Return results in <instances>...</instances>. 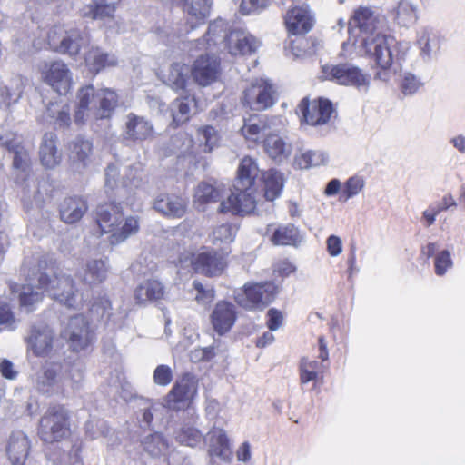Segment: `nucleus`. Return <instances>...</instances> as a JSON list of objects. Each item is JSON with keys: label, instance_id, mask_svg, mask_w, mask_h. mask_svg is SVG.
<instances>
[{"label": "nucleus", "instance_id": "f257e3e1", "mask_svg": "<svg viewBox=\"0 0 465 465\" xmlns=\"http://www.w3.org/2000/svg\"><path fill=\"white\" fill-rule=\"evenodd\" d=\"M385 23V16L379 10L367 6L358 7L348 23L350 35H352L353 28L359 29L358 39L353 40L352 45L359 42V47L380 67L381 71L376 73L375 78L382 82L390 79L389 70L393 63L394 45L393 38L381 32Z\"/></svg>", "mask_w": 465, "mask_h": 465}, {"label": "nucleus", "instance_id": "f03ea898", "mask_svg": "<svg viewBox=\"0 0 465 465\" xmlns=\"http://www.w3.org/2000/svg\"><path fill=\"white\" fill-rule=\"evenodd\" d=\"M261 171L256 162L251 157L242 160L238 168V176L233 185L234 190L222 201L219 212L236 215H246L258 212V202L253 195L255 179Z\"/></svg>", "mask_w": 465, "mask_h": 465}, {"label": "nucleus", "instance_id": "7ed1b4c3", "mask_svg": "<svg viewBox=\"0 0 465 465\" xmlns=\"http://www.w3.org/2000/svg\"><path fill=\"white\" fill-rule=\"evenodd\" d=\"M38 282L53 299L68 308L77 309L84 302L71 276L55 271L45 261H39Z\"/></svg>", "mask_w": 465, "mask_h": 465}, {"label": "nucleus", "instance_id": "20e7f679", "mask_svg": "<svg viewBox=\"0 0 465 465\" xmlns=\"http://www.w3.org/2000/svg\"><path fill=\"white\" fill-rule=\"evenodd\" d=\"M96 223L104 232H112L110 242L113 245L124 242L139 231V222L134 216L126 217L124 223V214L119 204L108 203L101 204L95 212Z\"/></svg>", "mask_w": 465, "mask_h": 465}, {"label": "nucleus", "instance_id": "39448f33", "mask_svg": "<svg viewBox=\"0 0 465 465\" xmlns=\"http://www.w3.org/2000/svg\"><path fill=\"white\" fill-rule=\"evenodd\" d=\"M47 42L52 50L75 56L89 43V37L78 28L54 25L48 31Z\"/></svg>", "mask_w": 465, "mask_h": 465}, {"label": "nucleus", "instance_id": "423d86ee", "mask_svg": "<svg viewBox=\"0 0 465 465\" xmlns=\"http://www.w3.org/2000/svg\"><path fill=\"white\" fill-rule=\"evenodd\" d=\"M69 414L63 405H54L47 409L39 422L38 433L46 443L59 441L69 435Z\"/></svg>", "mask_w": 465, "mask_h": 465}, {"label": "nucleus", "instance_id": "0eeeda50", "mask_svg": "<svg viewBox=\"0 0 465 465\" xmlns=\"http://www.w3.org/2000/svg\"><path fill=\"white\" fill-rule=\"evenodd\" d=\"M274 290L272 283H247L235 292L234 299L245 310L262 311L274 299Z\"/></svg>", "mask_w": 465, "mask_h": 465}, {"label": "nucleus", "instance_id": "6e6552de", "mask_svg": "<svg viewBox=\"0 0 465 465\" xmlns=\"http://www.w3.org/2000/svg\"><path fill=\"white\" fill-rule=\"evenodd\" d=\"M198 380L191 373H185L173 384L164 399L163 407L179 411L188 407L197 394Z\"/></svg>", "mask_w": 465, "mask_h": 465}, {"label": "nucleus", "instance_id": "1a4fd4ad", "mask_svg": "<svg viewBox=\"0 0 465 465\" xmlns=\"http://www.w3.org/2000/svg\"><path fill=\"white\" fill-rule=\"evenodd\" d=\"M241 100L251 110H265L275 103V90L269 81L256 79L243 91Z\"/></svg>", "mask_w": 465, "mask_h": 465}, {"label": "nucleus", "instance_id": "9d476101", "mask_svg": "<svg viewBox=\"0 0 465 465\" xmlns=\"http://www.w3.org/2000/svg\"><path fill=\"white\" fill-rule=\"evenodd\" d=\"M324 77L339 84L355 86L359 89H368L370 77L362 71L351 64L322 66Z\"/></svg>", "mask_w": 465, "mask_h": 465}, {"label": "nucleus", "instance_id": "9b49d317", "mask_svg": "<svg viewBox=\"0 0 465 465\" xmlns=\"http://www.w3.org/2000/svg\"><path fill=\"white\" fill-rule=\"evenodd\" d=\"M39 263L37 268L33 269L32 272L26 274L28 283L19 286L15 282H9V289L12 293H18L20 306L25 308L27 312L34 310L35 304L39 303L43 298V292L45 288H41L38 282Z\"/></svg>", "mask_w": 465, "mask_h": 465}, {"label": "nucleus", "instance_id": "f8f14e48", "mask_svg": "<svg viewBox=\"0 0 465 465\" xmlns=\"http://www.w3.org/2000/svg\"><path fill=\"white\" fill-rule=\"evenodd\" d=\"M35 390L46 395L61 394L68 395V388L62 381L61 367L57 364H51L43 367L34 380Z\"/></svg>", "mask_w": 465, "mask_h": 465}, {"label": "nucleus", "instance_id": "ddd939ff", "mask_svg": "<svg viewBox=\"0 0 465 465\" xmlns=\"http://www.w3.org/2000/svg\"><path fill=\"white\" fill-rule=\"evenodd\" d=\"M304 122L312 126L326 124L333 113L331 103L327 99L309 100L303 98L297 108Z\"/></svg>", "mask_w": 465, "mask_h": 465}, {"label": "nucleus", "instance_id": "4468645a", "mask_svg": "<svg viewBox=\"0 0 465 465\" xmlns=\"http://www.w3.org/2000/svg\"><path fill=\"white\" fill-rule=\"evenodd\" d=\"M44 81L57 94H66L72 85V73L61 60L45 64L42 69Z\"/></svg>", "mask_w": 465, "mask_h": 465}, {"label": "nucleus", "instance_id": "2eb2a0df", "mask_svg": "<svg viewBox=\"0 0 465 465\" xmlns=\"http://www.w3.org/2000/svg\"><path fill=\"white\" fill-rule=\"evenodd\" d=\"M54 338L53 331L46 324L38 323L30 327L25 341L35 356L45 357L52 351Z\"/></svg>", "mask_w": 465, "mask_h": 465}, {"label": "nucleus", "instance_id": "dca6fc26", "mask_svg": "<svg viewBox=\"0 0 465 465\" xmlns=\"http://www.w3.org/2000/svg\"><path fill=\"white\" fill-rule=\"evenodd\" d=\"M282 125V121L279 117L252 115L244 120L241 131L246 139L257 141L261 136L266 138L271 132H280Z\"/></svg>", "mask_w": 465, "mask_h": 465}, {"label": "nucleus", "instance_id": "f3484780", "mask_svg": "<svg viewBox=\"0 0 465 465\" xmlns=\"http://www.w3.org/2000/svg\"><path fill=\"white\" fill-rule=\"evenodd\" d=\"M62 334L68 340L72 349L76 351L86 348L93 340L88 322L80 314L69 319Z\"/></svg>", "mask_w": 465, "mask_h": 465}, {"label": "nucleus", "instance_id": "a211bd4d", "mask_svg": "<svg viewBox=\"0 0 465 465\" xmlns=\"http://www.w3.org/2000/svg\"><path fill=\"white\" fill-rule=\"evenodd\" d=\"M191 71L193 81L200 86H208L216 82L220 74V61L216 56L198 57Z\"/></svg>", "mask_w": 465, "mask_h": 465}, {"label": "nucleus", "instance_id": "6ab92c4d", "mask_svg": "<svg viewBox=\"0 0 465 465\" xmlns=\"http://www.w3.org/2000/svg\"><path fill=\"white\" fill-rule=\"evenodd\" d=\"M153 124L143 116L130 113L126 115L123 138L125 141L140 143L153 137Z\"/></svg>", "mask_w": 465, "mask_h": 465}, {"label": "nucleus", "instance_id": "aec40b11", "mask_svg": "<svg viewBox=\"0 0 465 465\" xmlns=\"http://www.w3.org/2000/svg\"><path fill=\"white\" fill-rule=\"evenodd\" d=\"M285 25L292 35H305L314 25V15L307 5L295 6L285 15Z\"/></svg>", "mask_w": 465, "mask_h": 465}, {"label": "nucleus", "instance_id": "412c9836", "mask_svg": "<svg viewBox=\"0 0 465 465\" xmlns=\"http://www.w3.org/2000/svg\"><path fill=\"white\" fill-rule=\"evenodd\" d=\"M52 184L48 179L42 178L38 181H32L24 188L22 201L25 210L34 207L41 208L44 203L49 200L52 195Z\"/></svg>", "mask_w": 465, "mask_h": 465}, {"label": "nucleus", "instance_id": "4be33fe9", "mask_svg": "<svg viewBox=\"0 0 465 465\" xmlns=\"http://www.w3.org/2000/svg\"><path fill=\"white\" fill-rule=\"evenodd\" d=\"M236 317L233 304L223 301L219 302L211 314V322L213 330L219 335L225 334L233 326Z\"/></svg>", "mask_w": 465, "mask_h": 465}, {"label": "nucleus", "instance_id": "5701e85b", "mask_svg": "<svg viewBox=\"0 0 465 465\" xmlns=\"http://www.w3.org/2000/svg\"><path fill=\"white\" fill-rule=\"evenodd\" d=\"M195 272L207 276L220 274L225 266L223 258L215 251L202 252L192 261Z\"/></svg>", "mask_w": 465, "mask_h": 465}, {"label": "nucleus", "instance_id": "b1692460", "mask_svg": "<svg viewBox=\"0 0 465 465\" xmlns=\"http://www.w3.org/2000/svg\"><path fill=\"white\" fill-rule=\"evenodd\" d=\"M226 46L232 55H245L254 53L259 42L254 36L243 31H232L226 38Z\"/></svg>", "mask_w": 465, "mask_h": 465}, {"label": "nucleus", "instance_id": "393cba45", "mask_svg": "<svg viewBox=\"0 0 465 465\" xmlns=\"http://www.w3.org/2000/svg\"><path fill=\"white\" fill-rule=\"evenodd\" d=\"M30 450L27 436L20 430L14 431L9 437L6 453L13 465H25Z\"/></svg>", "mask_w": 465, "mask_h": 465}, {"label": "nucleus", "instance_id": "a878e982", "mask_svg": "<svg viewBox=\"0 0 465 465\" xmlns=\"http://www.w3.org/2000/svg\"><path fill=\"white\" fill-rule=\"evenodd\" d=\"M197 142L193 143L191 138H187L188 146L183 152L188 153H211L214 148L218 147L220 137L217 131L212 126H203L197 130Z\"/></svg>", "mask_w": 465, "mask_h": 465}, {"label": "nucleus", "instance_id": "bb28decb", "mask_svg": "<svg viewBox=\"0 0 465 465\" xmlns=\"http://www.w3.org/2000/svg\"><path fill=\"white\" fill-rule=\"evenodd\" d=\"M153 209L164 216L181 218L185 213L186 203L179 196L160 193L153 201Z\"/></svg>", "mask_w": 465, "mask_h": 465}, {"label": "nucleus", "instance_id": "cd10ccee", "mask_svg": "<svg viewBox=\"0 0 465 465\" xmlns=\"http://www.w3.org/2000/svg\"><path fill=\"white\" fill-rule=\"evenodd\" d=\"M93 145L89 140L76 137L69 145V160L73 169L81 172L90 162Z\"/></svg>", "mask_w": 465, "mask_h": 465}, {"label": "nucleus", "instance_id": "c85d7f7f", "mask_svg": "<svg viewBox=\"0 0 465 465\" xmlns=\"http://www.w3.org/2000/svg\"><path fill=\"white\" fill-rule=\"evenodd\" d=\"M210 457H218L223 461H230L232 450L229 440L225 432L219 428L213 427L208 433Z\"/></svg>", "mask_w": 465, "mask_h": 465}, {"label": "nucleus", "instance_id": "c756f323", "mask_svg": "<svg viewBox=\"0 0 465 465\" xmlns=\"http://www.w3.org/2000/svg\"><path fill=\"white\" fill-rule=\"evenodd\" d=\"M417 44L420 57L426 61L435 59L440 49V35L430 29H423L419 33Z\"/></svg>", "mask_w": 465, "mask_h": 465}, {"label": "nucleus", "instance_id": "7c9ffc66", "mask_svg": "<svg viewBox=\"0 0 465 465\" xmlns=\"http://www.w3.org/2000/svg\"><path fill=\"white\" fill-rule=\"evenodd\" d=\"M39 156L42 164L48 169L56 167L62 159V154L56 147V135L54 133H46L42 138L39 149Z\"/></svg>", "mask_w": 465, "mask_h": 465}, {"label": "nucleus", "instance_id": "2f4dec72", "mask_svg": "<svg viewBox=\"0 0 465 465\" xmlns=\"http://www.w3.org/2000/svg\"><path fill=\"white\" fill-rule=\"evenodd\" d=\"M116 10L115 0H92L82 9L84 17L94 20H113Z\"/></svg>", "mask_w": 465, "mask_h": 465}, {"label": "nucleus", "instance_id": "473e14b6", "mask_svg": "<svg viewBox=\"0 0 465 465\" xmlns=\"http://www.w3.org/2000/svg\"><path fill=\"white\" fill-rule=\"evenodd\" d=\"M85 64L89 71L98 74L105 68L115 67L118 64L117 58L114 54L104 52L99 47H92L84 57Z\"/></svg>", "mask_w": 465, "mask_h": 465}, {"label": "nucleus", "instance_id": "72a5a7b5", "mask_svg": "<svg viewBox=\"0 0 465 465\" xmlns=\"http://www.w3.org/2000/svg\"><path fill=\"white\" fill-rule=\"evenodd\" d=\"M78 105L74 114V120L77 124H84L89 112L97 108L96 92L93 85L82 87L77 94Z\"/></svg>", "mask_w": 465, "mask_h": 465}, {"label": "nucleus", "instance_id": "f704fd0d", "mask_svg": "<svg viewBox=\"0 0 465 465\" xmlns=\"http://www.w3.org/2000/svg\"><path fill=\"white\" fill-rule=\"evenodd\" d=\"M278 133L279 132H271L270 134L264 138L263 148L270 158L277 162H282L290 156L292 146L286 143Z\"/></svg>", "mask_w": 465, "mask_h": 465}, {"label": "nucleus", "instance_id": "c9c22d12", "mask_svg": "<svg viewBox=\"0 0 465 465\" xmlns=\"http://www.w3.org/2000/svg\"><path fill=\"white\" fill-rule=\"evenodd\" d=\"M87 203L81 197L65 198L60 206L61 219L66 223L78 222L87 211Z\"/></svg>", "mask_w": 465, "mask_h": 465}, {"label": "nucleus", "instance_id": "e433bc0d", "mask_svg": "<svg viewBox=\"0 0 465 465\" xmlns=\"http://www.w3.org/2000/svg\"><path fill=\"white\" fill-rule=\"evenodd\" d=\"M108 272L107 259H92L86 262L82 278L88 285H98L105 281Z\"/></svg>", "mask_w": 465, "mask_h": 465}, {"label": "nucleus", "instance_id": "4c0bfd02", "mask_svg": "<svg viewBox=\"0 0 465 465\" xmlns=\"http://www.w3.org/2000/svg\"><path fill=\"white\" fill-rule=\"evenodd\" d=\"M97 108L94 113L96 118H109L118 105V94L110 88H103L96 92Z\"/></svg>", "mask_w": 465, "mask_h": 465}, {"label": "nucleus", "instance_id": "58836bf2", "mask_svg": "<svg viewBox=\"0 0 465 465\" xmlns=\"http://www.w3.org/2000/svg\"><path fill=\"white\" fill-rule=\"evenodd\" d=\"M164 288L156 280L143 282L134 291V297L138 303L143 304L147 302L158 301L163 297Z\"/></svg>", "mask_w": 465, "mask_h": 465}, {"label": "nucleus", "instance_id": "ea45409f", "mask_svg": "<svg viewBox=\"0 0 465 465\" xmlns=\"http://www.w3.org/2000/svg\"><path fill=\"white\" fill-rule=\"evenodd\" d=\"M264 184V197L272 202L280 196L283 187V178L280 172L271 169L262 173Z\"/></svg>", "mask_w": 465, "mask_h": 465}, {"label": "nucleus", "instance_id": "a19ab883", "mask_svg": "<svg viewBox=\"0 0 465 465\" xmlns=\"http://www.w3.org/2000/svg\"><path fill=\"white\" fill-rule=\"evenodd\" d=\"M212 4V0H193L190 5H186L187 13L190 15L188 23L191 30L209 15Z\"/></svg>", "mask_w": 465, "mask_h": 465}, {"label": "nucleus", "instance_id": "79ce46f5", "mask_svg": "<svg viewBox=\"0 0 465 465\" xmlns=\"http://www.w3.org/2000/svg\"><path fill=\"white\" fill-rule=\"evenodd\" d=\"M189 72L191 71L186 64L174 63L170 66L165 82L174 90H183L188 81Z\"/></svg>", "mask_w": 465, "mask_h": 465}, {"label": "nucleus", "instance_id": "37998d69", "mask_svg": "<svg viewBox=\"0 0 465 465\" xmlns=\"http://www.w3.org/2000/svg\"><path fill=\"white\" fill-rule=\"evenodd\" d=\"M195 106L193 97L184 96L178 98L172 103L171 113L173 123L179 125L190 118V113L193 107Z\"/></svg>", "mask_w": 465, "mask_h": 465}, {"label": "nucleus", "instance_id": "c03bdc74", "mask_svg": "<svg viewBox=\"0 0 465 465\" xmlns=\"http://www.w3.org/2000/svg\"><path fill=\"white\" fill-rule=\"evenodd\" d=\"M328 154L320 150H308L295 157V163L301 169H309L324 165L328 163Z\"/></svg>", "mask_w": 465, "mask_h": 465}, {"label": "nucleus", "instance_id": "a18cd8bd", "mask_svg": "<svg viewBox=\"0 0 465 465\" xmlns=\"http://www.w3.org/2000/svg\"><path fill=\"white\" fill-rule=\"evenodd\" d=\"M395 21L401 26H411L418 19L417 8L410 0H401L395 9Z\"/></svg>", "mask_w": 465, "mask_h": 465}, {"label": "nucleus", "instance_id": "49530a36", "mask_svg": "<svg viewBox=\"0 0 465 465\" xmlns=\"http://www.w3.org/2000/svg\"><path fill=\"white\" fill-rule=\"evenodd\" d=\"M299 230L293 224L279 226L272 236L276 245H294L300 242Z\"/></svg>", "mask_w": 465, "mask_h": 465}, {"label": "nucleus", "instance_id": "de8ad7c7", "mask_svg": "<svg viewBox=\"0 0 465 465\" xmlns=\"http://www.w3.org/2000/svg\"><path fill=\"white\" fill-rule=\"evenodd\" d=\"M45 117L50 118L60 127L69 126L71 123L70 107L67 104L51 103L46 108Z\"/></svg>", "mask_w": 465, "mask_h": 465}, {"label": "nucleus", "instance_id": "09e8293b", "mask_svg": "<svg viewBox=\"0 0 465 465\" xmlns=\"http://www.w3.org/2000/svg\"><path fill=\"white\" fill-rule=\"evenodd\" d=\"M143 450L151 456L157 457L166 452L168 444L162 434L153 433L143 438Z\"/></svg>", "mask_w": 465, "mask_h": 465}, {"label": "nucleus", "instance_id": "8fccbe9b", "mask_svg": "<svg viewBox=\"0 0 465 465\" xmlns=\"http://www.w3.org/2000/svg\"><path fill=\"white\" fill-rule=\"evenodd\" d=\"M61 375L62 381L67 385L68 395L82 388L84 382V370L81 365L74 364Z\"/></svg>", "mask_w": 465, "mask_h": 465}, {"label": "nucleus", "instance_id": "3c124183", "mask_svg": "<svg viewBox=\"0 0 465 465\" xmlns=\"http://www.w3.org/2000/svg\"><path fill=\"white\" fill-rule=\"evenodd\" d=\"M220 200L221 202L225 201L223 199L222 192L219 189L206 183H199L194 193L195 203L203 204Z\"/></svg>", "mask_w": 465, "mask_h": 465}, {"label": "nucleus", "instance_id": "603ef678", "mask_svg": "<svg viewBox=\"0 0 465 465\" xmlns=\"http://www.w3.org/2000/svg\"><path fill=\"white\" fill-rule=\"evenodd\" d=\"M206 44L208 48L212 45H215L218 43L226 42L228 35L226 34V25L222 19L215 20L213 22L207 31Z\"/></svg>", "mask_w": 465, "mask_h": 465}, {"label": "nucleus", "instance_id": "864d4df0", "mask_svg": "<svg viewBox=\"0 0 465 465\" xmlns=\"http://www.w3.org/2000/svg\"><path fill=\"white\" fill-rule=\"evenodd\" d=\"M237 227L232 223H223L215 227L212 233V242L213 244L231 243L233 242Z\"/></svg>", "mask_w": 465, "mask_h": 465}, {"label": "nucleus", "instance_id": "5fc2aeb1", "mask_svg": "<svg viewBox=\"0 0 465 465\" xmlns=\"http://www.w3.org/2000/svg\"><path fill=\"white\" fill-rule=\"evenodd\" d=\"M175 439L180 444L194 447L202 441L203 436L193 427H183L176 432Z\"/></svg>", "mask_w": 465, "mask_h": 465}, {"label": "nucleus", "instance_id": "6e6d98bb", "mask_svg": "<svg viewBox=\"0 0 465 465\" xmlns=\"http://www.w3.org/2000/svg\"><path fill=\"white\" fill-rule=\"evenodd\" d=\"M320 363L313 360L310 361L307 358H302L300 365V378L302 383H307L312 381H315L318 378V369Z\"/></svg>", "mask_w": 465, "mask_h": 465}, {"label": "nucleus", "instance_id": "4d7b16f0", "mask_svg": "<svg viewBox=\"0 0 465 465\" xmlns=\"http://www.w3.org/2000/svg\"><path fill=\"white\" fill-rule=\"evenodd\" d=\"M423 85L419 77L411 72H404L401 82V90L404 95H413Z\"/></svg>", "mask_w": 465, "mask_h": 465}, {"label": "nucleus", "instance_id": "13d9d810", "mask_svg": "<svg viewBox=\"0 0 465 465\" xmlns=\"http://www.w3.org/2000/svg\"><path fill=\"white\" fill-rule=\"evenodd\" d=\"M453 266V261L450 253L447 250L440 252L434 262L435 273L438 276H442L446 273L447 270Z\"/></svg>", "mask_w": 465, "mask_h": 465}, {"label": "nucleus", "instance_id": "bf43d9fd", "mask_svg": "<svg viewBox=\"0 0 465 465\" xmlns=\"http://www.w3.org/2000/svg\"><path fill=\"white\" fill-rule=\"evenodd\" d=\"M21 91L12 93L7 87L0 88V112H6L12 104L18 102Z\"/></svg>", "mask_w": 465, "mask_h": 465}, {"label": "nucleus", "instance_id": "052dcab7", "mask_svg": "<svg viewBox=\"0 0 465 465\" xmlns=\"http://www.w3.org/2000/svg\"><path fill=\"white\" fill-rule=\"evenodd\" d=\"M271 4V0H242L240 10L243 15H251L262 11Z\"/></svg>", "mask_w": 465, "mask_h": 465}, {"label": "nucleus", "instance_id": "680f3d73", "mask_svg": "<svg viewBox=\"0 0 465 465\" xmlns=\"http://www.w3.org/2000/svg\"><path fill=\"white\" fill-rule=\"evenodd\" d=\"M364 187V180L360 176H352L345 183L342 191L345 200H348L357 195Z\"/></svg>", "mask_w": 465, "mask_h": 465}, {"label": "nucleus", "instance_id": "e2e57ef3", "mask_svg": "<svg viewBox=\"0 0 465 465\" xmlns=\"http://www.w3.org/2000/svg\"><path fill=\"white\" fill-rule=\"evenodd\" d=\"M173 379V371L167 365H159L153 371V381L160 386L168 385Z\"/></svg>", "mask_w": 465, "mask_h": 465}, {"label": "nucleus", "instance_id": "0e129e2a", "mask_svg": "<svg viewBox=\"0 0 465 465\" xmlns=\"http://www.w3.org/2000/svg\"><path fill=\"white\" fill-rule=\"evenodd\" d=\"M0 325L14 331L16 327L15 317L6 303L0 302Z\"/></svg>", "mask_w": 465, "mask_h": 465}, {"label": "nucleus", "instance_id": "69168bd1", "mask_svg": "<svg viewBox=\"0 0 465 465\" xmlns=\"http://www.w3.org/2000/svg\"><path fill=\"white\" fill-rule=\"evenodd\" d=\"M14 153L13 165L15 169L25 171L30 163L28 152L23 147L15 149Z\"/></svg>", "mask_w": 465, "mask_h": 465}, {"label": "nucleus", "instance_id": "338daca9", "mask_svg": "<svg viewBox=\"0 0 465 465\" xmlns=\"http://www.w3.org/2000/svg\"><path fill=\"white\" fill-rule=\"evenodd\" d=\"M105 183L106 193L114 191L118 185L119 171L115 164H108L105 169Z\"/></svg>", "mask_w": 465, "mask_h": 465}, {"label": "nucleus", "instance_id": "774afa93", "mask_svg": "<svg viewBox=\"0 0 465 465\" xmlns=\"http://www.w3.org/2000/svg\"><path fill=\"white\" fill-rule=\"evenodd\" d=\"M0 146L6 148L9 152H15L21 147V139L14 133L7 132L0 135Z\"/></svg>", "mask_w": 465, "mask_h": 465}]
</instances>
